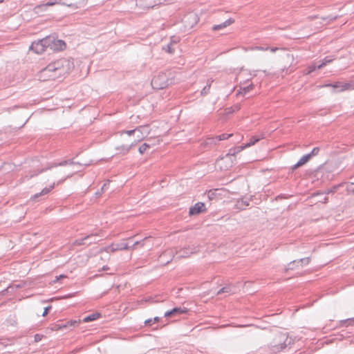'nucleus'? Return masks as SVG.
<instances>
[{
  "instance_id": "20e7f679",
  "label": "nucleus",
  "mask_w": 354,
  "mask_h": 354,
  "mask_svg": "<svg viewBox=\"0 0 354 354\" xmlns=\"http://www.w3.org/2000/svg\"><path fill=\"white\" fill-rule=\"evenodd\" d=\"M49 42H50V38L46 37L42 39L33 41L30 49L37 54H41L48 48Z\"/></svg>"
},
{
  "instance_id": "7ed1b4c3",
  "label": "nucleus",
  "mask_w": 354,
  "mask_h": 354,
  "mask_svg": "<svg viewBox=\"0 0 354 354\" xmlns=\"http://www.w3.org/2000/svg\"><path fill=\"white\" fill-rule=\"evenodd\" d=\"M195 252H196L195 248L187 247V248L181 249L179 251H176V254H174L173 250L171 249V250H167L165 251L163 253H162L160 255V259H163L164 257L167 255L171 256L173 257H176V258H178V259L187 258V257H189L190 254H194Z\"/></svg>"
},
{
  "instance_id": "f704fd0d",
  "label": "nucleus",
  "mask_w": 354,
  "mask_h": 354,
  "mask_svg": "<svg viewBox=\"0 0 354 354\" xmlns=\"http://www.w3.org/2000/svg\"><path fill=\"white\" fill-rule=\"evenodd\" d=\"M241 147H237V148L230 149L229 150V152L227 153V156H235V154H236V153H239V152H240V151H238V149H239V148H241Z\"/></svg>"
},
{
  "instance_id": "2f4dec72",
  "label": "nucleus",
  "mask_w": 354,
  "mask_h": 354,
  "mask_svg": "<svg viewBox=\"0 0 354 354\" xmlns=\"http://www.w3.org/2000/svg\"><path fill=\"white\" fill-rule=\"evenodd\" d=\"M349 325H354V317L341 321V326H347Z\"/></svg>"
},
{
  "instance_id": "3c124183",
  "label": "nucleus",
  "mask_w": 354,
  "mask_h": 354,
  "mask_svg": "<svg viewBox=\"0 0 354 354\" xmlns=\"http://www.w3.org/2000/svg\"><path fill=\"white\" fill-rule=\"evenodd\" d=\"M37 175V174H31L30 176L28 177V176H26V178L28 180L30 179V178L33 177L34 176H36Z\"/></svg>"
},
{
  "instance_id": "ddd939ff",
  "label": "nucleus",
  "mask_w": 354,
  "mask_h": 354,
  "mask_svg": "<svg viewBox=\"0 0 354 354\" xmlns=\"http://www.w3.org/2000/svg\"><path fill=\"white\" fill-rule=\"evenodd\" d=\"M69 165L71 166L72 165H80L79 162H73V160H63L59 163H52L50 164V166H48L47 168L46 169H43L40 171V172H43L47 169H50L53 167H56L57 166H65V165Z\"/></svg>"
},
{
  "instance_id": "b1692460",
  "label": "nucleus",
  "mask_w": 354,
  "mask_h": 354,
  "mask_svg": "<svg viewBox=\"0 0 354 354\" xmlns=\"http://www.w3.org/2000/svg\"><path fill=\"white\" fill-rule=\"evenodd\" d=\"M345 183H339L338 185L333 186L331 188L327 189L325 192L326 194H333L337 192L340 188H344Z\"/></svg>"
},
{
  "instance_id": "f8f14e48",
  "label": "nucleus",
  "mask_w": 354,
  "mask_h": 354,
  "mask_svg": "<svg viewBox=\"0 0 354 354\" xmlns=\"http://www.w3.org/2000/svg\"><path fill=\"white\" fill-rule=\"evenodd\" d=\"M62 0H54V1H48L45 4L40 5L39 6H37V9H41V8L45 7V6H52L55 5V4H59V3L66 5L67 6H72L74 4V3L71 1H69L67 0V1H66L64 2H63V3H62Z\"/></svg>"
},
{
  "instance_id": "c85d7f7f",
  "label": "nucleus",
  "mask_w": 354,
  "mask_h": 354,
  "mask_svg": "<svg viewBox=\"0 0 354 354\" xmlns=\"http://www.w3.org/2000/svg\"><path fill=\"white\" fill-rule=\"evenodd\" d=\"M345 183L344 187H345V189L346 190V192L348 194L354 193V183Z\"/></svg>"
},
{
  "instance_id": "f257e3e1",
  "label": "nucleus",
  "mask_w": 354,
  "mask_h": 354,
  "mask_svg": "<svg viewBox=\"0 0 354 354\" xmlns=\"http://www.w3.org/2000/svg\"><path fill=\"white\" fill-rule=\"evenodd\" d=\"M64 64H68V61L65 59L49 64L46 68L41 70L39 80L41 81L54 80L63 75L66 72L64 68Z\"/></svg>"
},
{
  "instance_id": "c756f323",
  "label": "nucleus",
  "mask_w": 354,
  "mask_h": 354,
  "mask_svg": "<svg viewBox=\"0 0 354 354\" xmlns=\"http://www.w3.org/2000/svg\"><path fill=\"white\" fill-rule=\"evenodd\" d=\"M218 143V140H216V137H209L207 138L205 140L206 145H215Z\"/></svg>"
},
{
  "instance_id": "a211bd4d",
  "label": "nucleus",
  "mask_w": 354,
  "mask_h": 354,
  "mask_svg": "<svg viewBox=\"0 0 354 354\" xmlns=\"http://www.w3.org/2000/svg\"><path fill=\"white\" fill-rule=\"evenodd\" d=\"M310 160V155L306 154L303 156L292 167V169H296L304 165H305L306 162H308Z\"/></svg>"
},
{
  "instance_id": "6ab92c4d",
  "label": "nucleus",
  "mask_w": 354,
  "mask_h": 354,
  "mask_svg": "<svg viewBox=\"0 0 354 354\" xmlns=\"http://www.w3.org/2000/svg\"><path fill=\"white\" fill-rule=\"evenodd\" d=\"M326 86H331L333 88H340L339 91H345V90L348 89L349 88V84H342L340 82H336L335 84H325V85L321 86V87H326Z\"/></svg>"
},
{
  "instance_id": "8fccbe9b",
  "label": "nucleus",
  "mask_w": 354,
  "mask_h": 354,
  "mask_svg": "<svg viewBox=\"0 0 354 354\" xmlns=\"http://www.w3.org/2000/svg\"><path fill=\"white\" fill-rule=\"evenodd\" d=\"M153 319V322L155 323V322H157L160 320V317H155Z\"/></svg>"
},
{
  "instance_id": "79ce46f5",
  "label": "nucleus",
  "mask_w": 354,
  "mask_h": 354,
  "mask_svg": "<svg viewBox=\"0 0 354 354\" xmlns=\"http://www.w3.org/2000/svg\"><path fill=\"white\" fill-rule=\"evenodd\" d=\"M253 88V84H250L249 86H245L243 88L244 93H247V92H249L251 89H252Z\"/></svg>"
},
{
  "instance_id": "bb28decb",
  "label": "nucleus",
  "mask_w": 354,
  "mask_h": 354,
  "mask_svg": "<svg viewBox=\"0 0 354 354\" xmlns=\"http://www.w3.org/2000/svg\"><path fill=\"white\" fill-rule=\"evenodd\" d=\"M333 61V59L330 58L329 57H326L322 62V63L317 64V69H320L323 68L325 65L327 64L330 63Z\"/></svg>"
},
{
  "instance_id": "c03bdc74",
  "label": "nucleus",
  "mask_w": 354,
  "mask_h": 354,
  "mask_svg": "<svg viewBox=\"0 0 354 354\" xmlns=\"http://www.w3.org/2000/svg\"><path fill=\"white\" fill-rule=\"evenodd\" d=\"M145 325L151 326L153 324L152 319H148L145 321Z\"/></svg>"
},
{
  "instance_id": "6e6552de",
  "label": "nucleus",
  "mask_w": 354,
  "mask_h": 354,
  "mask_svg": "<svg viewBox=\"0 0 354 354\" xmlns=\"http://www.w3.org/2000/svg\"><path fill=\"white\" fill-rule=\"evenodd\" d=\"M129 248H130L127 243H120L111 244L107 247L102 248L101 250L105 251L106 252H115L118 250H127Z\"/></svg>"
},
{
  "instance_id": "72a5a7b5",
  "label": "nucleus",
  "mask_w": 354,
  "mask_h": 354,
  "mask_svg": "<svg viewBox=\"0 0 354 354\" xmlns=\"http://www.w3.org/2000/svg\"><path fill=\"white\" fill-rule=\"evenodd\" d=\"M218 190H209L207 193V197L209 200H212L217 195Z\"/></svg>"
},
{
  "instance_id": "412c9836",
  "label": "nucleus",
  "mask_w": 354,
  "mask_h": 354,
  "mask_svg": "<svg viewBox=\"0 0 354 354\" xmlns=\"http://www.w3.org/2000/svg\"><path fill=\"white\" fill-rule=\"evenodd\" d=\"M55 187V183H53L52 185H50L49 187H45L44 188L41 192L35 194L32 197V199L36 200L37 198H39L41 196L46 195L48 194L53 188Z\"/></svg>"
},
{
  "instance_id": "603ef678",
  "label": "nucleus",
  "mask_w": 354,
  "mask_h": 354,
  "mask_svg": "<svg viewBox=\"0 0 354 354\" xmlns=\"http://www.w3.org/2000/svg\"><path fill=\"white\" fill-rule=\"evenodd\" d=\"M171 42H172L174 44V46H176V44H177V41L176 40H172Z\"/></svg>"
},
{
  "instance_id": "37998d69",
  "label": "nucleus",
  "mask_w": 354,
  "mask_h": 354,
  "mask_svg": "<svg viewBox=\"0 0 354 354\" xmlns=\"http://www.w3.org/2000/svg\"><path fill=\"white\" fill-rule=\"evenodd\" d=\"M109 183L110 180H108L106 181V183H104L103 186L101 188L102 192H104L106 189L107 186L109 185Z\"/></svg>"
},
{
  "instance_id": "393cba45",
  "label": "nucleus",
  "mask_w": 354,
  "mask_h": 354,
  "mask_svg": "<svg viewBox=\"0 0 354 354\" xmlns=\"http://www.w3.org/2000/svg\"><path fill=\"white\" fill-rule=\"evenodd\" d=\"M100 317V314L99 313H93L91 315H89L88 316H86L83 318L84 322H89L94 320H96Z\"/></svg>"
},
{
  "instance_id": "f03ea898",
  "label": "nucleus",
  "mask_w": 354,
  "mask_h": 354,
  "mask_svg": "<svg viewBox=\"0 0 354 354\" xmlns=\"http://www.w3.org/2000/svg\"><path fill=\"white\" fill-rule=\"evenodd\" d=\"M171 73L170 72H161L154 76L151 80V86L154 89H162L173 84Z\"/></svg>"
},
{
  "instance_id": "cd10ccee",
  "label": "nucleus",
  "mask_w": 354,
  "mask_h": 354,
  "mask_svg": "<svg viewBox=\"0 0 354 354\" xmlns=\"http://www.w3.org/2000/svg\"><path fill=\"white\" fill-rule=\"evenodd\" d=\"M232 292V288L231 287V286H225L223 288H222L221 289H220L218 292H217V295H219L222 293H231Z\"/></svg>"
},
{
  "instance_id": "864d4df0",
  "label": "nucleus",
  "mask_w": 354,
  "mask_h": 354,
  "mask_svg": "<svg viewBox=\"0 0 354 354\" xmlns=\"http://www.w3.org/2000/svg\"><path fill=\"white\" fill-rule=\"evenodd\" d=\"M101 193H102V192H96V195H100V194H101Z\"/></svg>"
},
{
  "instance_id": "4468645a",
  "label": "nucleus",
  "mask_w": 354,
  "mask_h": 354,
  "mask_svg": "<svg viewBox=\"0 0 354 354\" xmlns=\"http://www.w3.org/2000/svg\"><path fill=\"white\" fill-rule=\"evenodd\" d=\"M186 312H187L186 308H174L171 309V310H168V311L165 312V317H176L177 315H181Z\"/></svg>"
},
{
  "instance_id": "0eeeda50",
  "label": "nucleus",
  "mask_w": 354,
  "mask_h": 354,
  "mask_svg": "<svg viewBox=\"0 0 354 354\" xmlns=\"http://www.w3.org/2000/svg\"><path fill=\"white\" fill-rule=\"evenodd\" d=\"M136 143L137 142L136 140H127L126 142L117 146L115 149L119 151V154L124 155L127 154L129 150L136 145Z\"/></svg>"
},
{
  "instance_id": "49530a36",
  "label": "nucleus",
  "mask_w": 354,
  "mask_h": 354,
  "mask_svg": "<svg viewBox=\"0 0 354 354\" xmlns=\"http://www.w3.org/2000/svg\"><path fill=\"white\" fill-rule=\"evenodd\" d=\"M50 308H51V306H48V307L45 308L44 311L42 315L43 316H46L48 313V311H49V310Z\"/></svg>"
},
{
  "instance_id": "7c9ffc66",
  "label": "nucleus",
  "mask_w": 354,
  "mask_h": 354,
  "mask_svg": "<svg viewBox=\"0 0 354 354\" xmlns=\"http://www.w3.org/2000/svg\"><path fill=\"white\" fill-rule=\"evenodd\" d=\"M232 136H233L232 133H229V134L228 133H223V134L217 136L216 137V140H218V142H219L221 140H227L229 138L232 137Z\"/></svg>"
},
{
  "instance_id": "a878e982",
  "label": "nucleus",
  "mask_w": 354,
  "mask_h": 354,
  "mask_svg": "<svg viewBox=\"0 0 354 354\" xmlns=\"http://www.w3.org/2000/svg\"><path fill=\"white\" fill-rule=\"evenodd\" d=\"M174 44L172 42H170L169 44H167L166 46H163L162 47V49L169 53V54H172L174 53L175 51V48L174 47Z\"/></svg>"
},
{
  "instance_id": "4be33fe9",
  "label": "nucleus",
  "mask_w": 354,
  "mask_h": 354,
  "mask_svg": "<svg viewBox=\"0 0 354 354\" xmlns=\"http://www.w3.org/2000/svg\"><path fill=\"white\" fill-rule=\"evenodd\" d=\"M260 139H261V138H260L259 137H257V136H253V137H252V138H250V142H248V143H246V144H245V145L241 146V148H239V149H238V151H242L243 149H245V148H247V147H250V146H252V145H254L255 143H257L258 141H259V140H260Z\"/></svg>"
},
{
  "instance_id": "de8ad7c7",
  "label": "nucleus",
  "mask_w": 354,
  "mask_h": 354,
  "mask_svg": "<svg viewBox=\"0 0 354 354\" xmlns=\"http://www.w3.org/2000/svg\"><path fill=\"white\" fill-rule=\"evenodd\" d=\"M65 277H66V276L64 274H60L59 276L56 277V279L53 281V282H56V281H59V279L65 278Z\"/></svg>"
},
{
  "instance_id": "e433bc0d",
  "label": "nucleus",
  "mask_w": 354,
  "mask_h": 354,
  "mask_svg": "<svg viewBox=\"0 0 354 354\" xmlns=\"http://www.w3.org/2000/svg\"><path fill=\"white\" fill-rule=\"evenodd\" d=\"M317 64H313V65L309 66L308 67V68H307V71L306 72V75H308V74L311 73L313 71H314L315 69H317Z\"/></svg>"
},
{
  "instance_id": "09e8293b",
  "label": "nucleus",
  "mask_w": 354,
  "mask_h": 354,
  "mask_svg": "<svg viewBox=\"0 0 354 354\" xmlns=\"http://www.w3.org/2000/svg\"><path fill=\"white\" fill-rule=\"evenodd\" d=\"M255 48L259 50H268V47L264 48L262 46H257Z\"/></svg>"
},
{
  "instance_id": "dca6fc26",
  "label": "nucleus",
  "mask_w": 354,
  "mask_h": 354,
  "mask_svg": "<svg viewBox=\"0 0 354 354\" xmlns=\"http://www.w3.org/2000/svg\"><path fill=\"white\" fill-rule=\"evenodd\" d=\"M234 22V20L232 18H230V19H227L225 21H224L220 24L214 25L212 27V30L214 31H217V30H221V29L226 28L227 26L231 25Z\"/></svg>"
},
{
  "instance_id": "c9c22d12",
  "label": "nucleus",
  "mask_w": 354,
  "mask_h": 354,
  "mask_svg": "<svg viewBox=\"0 0 354 354\" xmlns=\"http://www.w3.org/2000/svg\"><path fill=\"white\" fill-rule=\"evenodd\" d=\"M210 86H211V83H209L207 84L203 88V90L201 91V95H207L209 91V89H210Z\"/></svg>"
},
{
  "instance_id": "9b49d317",
  "label": "nucleus",
  "mask_w": 354,
  "mask_h": 354,
  "mask_svg": "<svg viewBox=\"0 0 354 354\" xmlns=\"http://www.w3.org/2000/svg\"><path fill=\"white\" fill-rule=\"evenodd\" d=\"M138 141H140L149 133V126L144 125L137 127Z\"/></svg>"
},
{
  "instance_id": "39448f33",
  "label": "nucleus",
  "mask_w": 354,
  "mask_h": 354,
  "mask_svg": "<svg viewBox=\"0 0 354 354\" xmlns=\"http://www.w3.org/2000/svg\"><path fill=\"white\" fill-rule=\"evenodd\" d=\"M199 19L195 12H189L183 19V22L186 28H193L198 21Z\"/></svg>"
},
{
  "instance_id": "ea45409f",
  "label": "nucleus",
  "mask_w": 354,
  "mask_h": 354,
  "mask_svg": "<svg viewBox=\"0 0 354 354\" xmlns=\"http://www.w3.org/2000/svg\"><path fill=\"white\" fill-rule=\"evenodd\" d=\"M337 18V17L336 16H335V17L328 16V17H322V19H323L324 21H325V20L334 21Z\"/></svg>"
},
{
  "instance_id": "aec40b11",
  "label": "nucleus",
  "mask_w": 354,
  "mask_h": 354,
  "mask_svg": "<svg viewBox=\"0 0 354 354\" xmlns=\"http://www.w3.org/2000/svg\"><path fill=\"white\" fill-rule=\"evenodd\" d=\"M156 144L152 140H149V142H145L143 143L138 149V151L140 153L143 154L147 151V150L153 146H155Z\"/></svg>"
},
{
  "instance_id": "a18cd8bd",
  "label": "nucleus",
  "mask_w": 354,
  "mask_h": 354,
  "mask_svg": "<svg viewBox=\"0 0 354 354\" xmlns=\"http://www.w3.org/2000/svg\"><path fill=\"white\" fill-rule=\"evenodd\" d=\"M268 50H270L272 53H274L278 50H283V48H279L277 47H271V48H268Z\"/></svg>"
},
{
  "instance_id": "2eb2a0df",
  "label": "nucleus",
  "mask_w": 354,
  "mask_h": 354,
  "mask_svg": "<svg viewBox=\"0 0 354 354\" xmlns=\"http://www.w3.org/2000/svg\"><path fill=\"white\" fill-rule=\"evenodd\" d=\"M310 258L309 257H306V258H303V259H301L299 260H295V261H292V262H290L289 264H288V267L286 268V270H293L294 269V266L295 264H299V263H301V266H302V265H308L309 263H310Z\"/></svg>"
},
{
  "instance_id": "473e14b6",
  "label": "nucleus",
  "mask_w": 354,
  "mask_h": 354,
  "mask_svg": "<svg viewBox=\"0 0 354 354\" xmlns=\"http://www.w3.org/2000/svg\"><path fill=\"white\" fill-rule=\"evenodd\" d=\"M77 324V321H71V322H68L66 324H59L57 326L59 329H62V328L68 327V326H74Z\"/></svg>"
},
{
  "instance_id": "f3484780",
  "label": "nucleus",
  "mask_w": 354,
  "mask_h": 354,
  "mask_svg": "<svg viewBox=\"0 0 354 354\" xmlns=\"http://www.w3.org/2000/svg\"><path fill=\"white\" fill-rule=\"evenodd\" d=\"M250 199L248 198H241L239 199L235 203V208L241 210L243 209L245 207L249 205Z\"/></svg>"
},
{
  "instance_id": "1a4fd4ad",
  "label": "nucleus",
  "mask_w": 354,
  "mask_h": 354,
  "mask_svg": "<svg viewBox=\"0 0 354 354\" xmlns=\"http://www.w3.org/2000/svg\"><path fill=\"white\" fill-rule=\"evenodd\" d=\"M99 236V234H91L88 236H84L83 239L76 240L75 244L81 245H90L93 243H96L98 241L97 239V236Z\"/></svg>"
},
{
  "instance_id": "5701e85b",
  "label": "nucleus",
  "mask_w": 354,
  "mask_h": 354,
  "mask_svg": "<svg viewBox=\"0 0 354 354\" xmlns=\"http://www.w3.org/2000/svg\"><path fill=\"white\" fill-rule=\"evenodd\" d=\"M149 239H150L149 236H146L142 241H136L132 246L129 247L130 248L129 250H135L136 248V247H138V246H139L140 248L144 247V245H145L146 242L147 241H149Z\"/></svg>"
},
{
  "instance_id": "9d476101",
  "label": "nucleus",
  "mask_w": 354,
  "mask_h": 354,
  "mask_svg": "<svg viewBox=\"0 0 354 354\" xmlns=\"http://www.w3.org/2000/svg\"><path fill=\"white\" fill-rule=\"evenodd\" d=\"M205 210L206 208L205 203L198 202L189 208V213L190 215H196L205 212Z\"/></svg>"
},
{
  "instance_id": "4c0bfd02",
  "label": "nucleus",
  "mask_w": 354,
  "mask_h": 354,
  "mask_svg": "<svg viewBox=\"0 0 354 354\" xmlns=\"http://www.w3.org/2000/svg\"><path fill=\"white\" fill-rule=\"evenodd\" d=\"M319 151V148L315 147V148H313V149L312 150V151L310 153H308V155H310V158H311L313 156L317 155Z\"/></svg>"
},
{
  "instance_id": "423d86ee",
  "label": "nucleus",
  "mask_w": 354,
  "mask_h": 354,
  "mask_svg": "<svg viewBox=\"0 0 354 354\" xmlns=\"http://www.w3.org/2000/svg\"><path fill=\"white\" fill-rule=\"evenodd\" d=\"M50 38V42H49L48 48L54 51L62 50L66 48V44L61 39H57L53 36H48Z\"/></svg>"
},
{
  "instance_id": "58836bf2",
  "label": "nucleus",
  "mask_w": 354,
  "mask_h": 354,
  "mask_svg": "<svg viewBox=\"0 0 354 354\" xmlns=\"http://www.w3.org/2000/svg\"><path fill=\"white\" fill-rule=\"evenodd\" d=\"M75 172H76V171H73H73H69V172H68V173H67V174H66V178H64V179H62V180H59V181L57 183V184H59V183H61L64 182V181L66 180V178H68V177H71V176L74 173H75Z\"/></svg>"
},
{
  "instance_id": "a19ab883",
  "label": "nucleus",
  "mask_w": 354,
  "mask_h": 354,
  "mask_svg": "<svg viewBox=\"0 0 354 354\" xmlns=\"http://www.w3.org/2000/svg\"><path fill=\"white\" fill-rule=\"evenodd\" d=\"M136 132H137V128H136L135 129H133V130L124 131L122 132V134L124 133L129 136H131L132 134H133L134 133H136Z\"/></svg>"
}]
</instances>
